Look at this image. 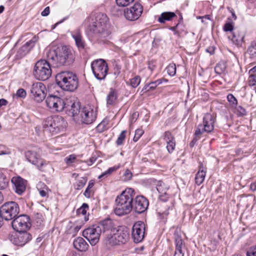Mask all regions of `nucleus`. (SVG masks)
<instances>
[{"instance_id":"nucleus-14","label":"nucleus","mask_w":256,"mask_h":256,"mask_svg":"<svg viewBox=\"0 0 256 256\" xmlns=\"http://www.w3.org/2000/svg\"><path fill=\"white\" fill-rule=\"evenodd\" d=\"M46 102L48 107L53 112H62L66 106L64 99L54 95L48 96L46 98Z\"/></svg>"},{"instance_id":"nucleus-33","label":"nucleus","mask_w":256,"mask_h":256,"mask_svg":"<svg viewBox=\"0 0 256 256\" xmlns=\"http://www.w3.org/2000/svg\"><path fill=\"white\" fill-rule=\"evenodd\" d=\"M94 185V180H90L88 184L87 188L85 190L84 195L87 198H90L91 194L93 193L92 190V188Z\"/></svg>"},{"instance_id":"nucleus-24","label":"nucleus","mask_w":256,"mask_h":256,"mask_svg":"<svg viewBox=\"0 0 256 256\" xmlns=\"http://www.w3.org/2000/svg\"><path fill=\"white\" fill-rule=\"evenodd\" d=\"M118 95L117 91L112 88H110V91L106 96L107 106L114 105L118 99Z\"/></svg>"},{"instance_id":"nucleus-44","label":"nucleus","mask_w":256,"mask_h":256,"mask_svg":"<svg viewBox=\"0 0 256 256\" xmlns=\"http://www.w3.org/2000/svg\"><path fill=\"white\" fill-rule=\"evenodd\" d=\"M236 114L238 116H242L246 115V112L244 108L239 106L236 108Z\"/></svg>"},{"instance_id":"nucleus-18","label":"nucleus","mask_w":256,"mask_h":256,"mask_svg":"<svg viewBox=\"0 0 256 256\" xmlns=\"http://www.w3.org/2000/svg\"><path fill=\"white\" fill-rule=\"evenodd\" d=\"M145 224L144 222L138 221L132 227V237L134 242H141L144 237Z\"/></svg>"},{"instance_id":"nucleus-22","label":"nucleus","mask_w":256,"mask_h":256,"mask_svg":"<svg viewBox=\"0 0 256 256\" xmlns=\"http://www.w3.org/2000/svg\"><path fill=\"white\" fill-rule=\"evenodd\" d=\"M18 232L16 237L14 238V242L16 245L22 246L32 238V235L26 231Z\"/></svg>"},{"instance_id":"nucleus-31","label":"nucleus","mask_w":256,"mask_h":256,"mask_svg":"<svg viewBox=\"0 0 256 256\" xmlns=\"http://www.w3.org/2000/svg\"><path fill=\"white\" fill-rule=\"evenodd\" d=\"M226 68V63L223 61L219 62L214 68L216 74H220L224 72Z\"/></svg>"},{"instance_id":"nucleus-1","label":"nucleus","mask_w":256,"mask_h":256,"mask_svg":"<svg viewBox=\"0 0 256 256\" xmlns=\"http://www.w3.org/2000/svg\"><path fill=\"white\" fill-rule=\"evenodd\" d=\"M108 232L110 233V236L108 234L104 240V243L108 246L125 244L130 238V232L126 226H119L116 228L113 220L109 218L85 229L82 232V236L91 244L95 245L102 234Z\"/></svg>"},{"instance_id":"nucleus-4","label":"nucleus","mask_w":256,"mask_h":256,"mask_svg":"<svg viewBox=\"0 0 256 256\" xmlns=\"http://www.w3.org/2000/svg\"><path fill=\"white\" fill-rule=\"evenodd\" d=\"M47 58L54 67L69 65L73 60L72 50L68 46H60L50 50Z\"/></svg>"},{"instance_id":"nucleus-43","label":"nucleus","mask_w":256,"mask_h":256,"mask_svg":"<svg viewBox=\"0 0 256 256\" xmlns=\"http://www.w3.org/2000/svg\"><path fill=\"white\" fill-rule=\"evenodd\" d=\"M76 159V156L74 154H70L64 158V162L68 165H70L74 163Z\"/></svg>"},{"instance_id":"nucleus-34","label":"nucleus","mask_w":256,"mask_h":256,"mask_svg":"<svg viewBox=\"0 0 256 256\" xmlns=\"http://www.w3.org/2000/svg\"><path fill=\"white\" fill-rule=\"evenodd\" d=\"M9 180L3 174L0 173V189H5L8 185Z\"/></svg>"},{"instance_id":"nucleus-32","label":"nucleus","mask_w":256,"mask_h":256,"mask_svg":"<svg viewBox=\"0 0 256 256\" xmlns=\"http://www.w3.org/2000/svg\"><path fill=\"white\" fill-rule=\"evenodd\" d=\"M119 168L118 166H114L110 167L106 171L103 172L98 177V179L105 178L108 176H110L114 172L116 171Z\"/></svg>"},{"instance_id":"nucleus-23","label":"nucleus","mask_w":256,"mask_h":256,"mask_svg":"<svg viewBox=\"0 0 256 256\" xmlns=\"http://www.w3.org/2000/svg\"><path fill=\"white\" fill-rule=\"evenodd\" d=\"M37 41V38L34 37L32 39L27 42L24 45H23L18 51V54L20 57L25 56L34 46V43Z\"/></svg>"},{"instance_id":"nucleus-57","label":"nucleus","mask_w":256,"mask_h":256,"mask_svg":"<svg viewBox=\"0 0 256 256\" xmlns=\"http://www.w3.org/2000/svg\"><path fill=\"white\" fill-rule=\"evenodd\" d=\"M50 12V7L49 6H47L42 12L41 14L43 16H48Z\"/></svg>"},{"instance_id":"nucleus-16","label":"nucleus","mask_w":256,"mask_h":256,"mask_svg":"<svg viewBox=\"0 0 256 256\" xmlns=\"http://www.w3.org/2000/svg\"><path fill=\"white\" fill-rule=\"evenodd\" d=\"M142 12V6L139 3H136L132 6L125 8L124 14L127 20L134 21L140 16Z\"/></svg>"},{"instance_id":"nucleus-15","label":"nucleus","mask_w":256,"mask_h":256,"mask_svg":"<svg viewBox=\"0 0 256 256\" xmlns=\"http://www.w3.org/2000/svg\"><path fill=\"white\" fill-rule=\"evenodd\" d=\"M24 156L26 160L32 164L36 166L40 170L44 171V168L48 164V162L42 159L39 154L34 150H28L24 152Z\"/></svg>"},{"instance_id":"nucleus-11","label":"nucleus","mask_w":256,"mask_h":256,"mask_svg":"<svg viewBox=\"0 0 256 256\" xmlns=\"http://www.w3.org/2000/svg\"><path fill=\"white\" fill-rule=\"evenodd\" d=\"M12 226L18 232L27 231L31 226L30 218L26 215H20L13 220Z\"/></svg>"},{"instance_id":"nucleus-28","label":"nucleus","mask_w":256,"mask_h":256,"mask_svg":"<svg viewBox=\"0 0 256 256\" xmlns=\"http://www.w3.org/2000/svg\"><path fill=\"white\" fill-rule=\"evenodd\" d=\"M168 82L166 79H159L154 82H151L146 84L142 88L143 92H148L154 90L158 85L161 84L162 81Z\"/></svg>"},{"instance_id":"nucleus-41","label":"nucleus","mask_w":256,"mask_h":256,"mask_svg":"<svg viewBox=\"0 0 256 256\" xmlns=\"http://www.w3.org/2000/svg\"><path fill=\"white\" fill-rule=\"evenodd\" d=\"M166 143V150L169 154H172L175 149L176 140Z\"/></svg>"},{"instance_id":"nucleus-49","label":"nucleus","mask_w":256,"mask_h":256,"mask_svg":"<svg viewBox=\"0 0 256 256\" xmlns=\"http://www.w3.org/2000/svg\"><path fill=\"white\" fill-rule=\"evenodd\" d=\"M16 96L18 98H24L26 96V91L23 88H20L16 91Z\"/></svg>"},{"instance_id":"nucleus-17","label":"nucleus","mask_w":256,"mask_h":256,"mask_svg":"<svg viewBox=\"0 0 256 256\" xmlns=\"http://www.w3.org/2000/svg\"><path fill=\"white\" fill-rule=\"evenodd\" d=\"M96 115L91 106H84L81 110V125L92 124L96 120Z\"/></svg>"},{"instance_id":"nucleus-45","label":"nucleus","mask_w":256,"mask_h":256,"mask_svg":"<svg viewBox=\"0 0 256 256\" xmlns=\"http://www.w3.org/2000/svg\"><path fill=\"white\" fill-rule=\"evenodd\" d=\"M247 52L250 54V58H256V47L255 48L254 46H250L248 48Z\"/></svg>"},{"instance_id":"nucleus-53","label":"nucleus","mask_w":256,"mask_h":256,"mask_svg":"<svg viewBox=\"0 0 256 256\" xmlns=\"http://www.w3.org/2000/svg\"><path fill=\"white\" fill-rule=\"evenodd\" d=\"M114 74L116 76L119 75L120 73V70L122 68L121 66L116 62L114 64Z\"/></svg>"},{"instance_id":"nucleus-10","label":"nucleus","mask_w":256,"mask_h":256,"mask_svg":"<svg viewBox=\"0 0 256 256\" xmlns=\"http://www.w3.org/2000/svg\"><path fill=\"white\" fill-rule=\"evenodd\" d=\"M91 68L95 78L98 80H104L108 74V65L104 59L100 58L92 61Z\"/></svg>"},{"instance_id":"nucleus-27","label":"nucleus","mask_w":256,"mask_h":256,"mask_svg":"<svg viewBox=\"0 0 256 256\" xmlns=\"http://www.w3.org/2000/svg\"><path fill=\"white\" fill-rule=\"evenodd\" d=\"M206 174V171L204 170L203 166L202 164H201L200 166L199 170L196 175V184L198 186L202 184L204 181Z\"/></svg>"},{"instance_id":"nucleus-3","label":"nucleus","mask_w":256,"mask_h":256,"mask_svg":"<svg viewBox=\"0 0 256 256\" xmlns=\"http://www.w3.org/2000/svg\"><path fill=\"white\" fill-rule=\"evenodd\" d=\"M134 190L132 188H126L115 200L114 214L122 216L130 214L133 210Z\"/></svg>"},{"instance_id":"nucleus-20","label":"nucleus","mask_w":256,"mask_h":256,"mask_svg":"<svg viewBox=\"0 0 256 256\" xmlns=\"http://www.w3.org/2000/svg\"><path fill=\"white\" fill-rule=\"evenodd\" d=\"M11 182L15 192L18 195H22L26 191L27 181L20 176H14Z\"/></svg>"},{"instance_id":"nucleus-38","label":"nucleus","mask_w":256,"mask_h":256,"mask_svg":"<svg viewBox=\"0 0 256 256\" xmlns=\"http://www.w3.org/2000/svg\"><path fill=\"white\" fill-rule=\"evenodd\" d=\"M163 139L166 142L175 140L174 136L170 131H166L164 132L163 134Z\"/></svg>"},{"instance_id":"nucleus-48","label":"nucleus","mask_w":256,"mask_h":256,"mask_svg":"<svg viewBox=\"0 0 256 256\" xmlns=\"http://www.w3.org/2000/svg\"><path fill=\"white\" fill-rule=\"evenodd\" d=\"M223 29L224 32H233L234 25L232 22H226L224 24Z\"/></svg>"},{"instance_id":"nucleus-19","label":"nucleus","mask_w":256,"mask_h":256,"mask_svg":"<svg viewBox=\"0 0 256 256\" xmlns=\"http://www.w3.org/2000/svg\"><path fill=\"white\" fill-rule=\"evenodd\" d=\"M133 203V210L138 214L144 212L148 208L149 202L146 198L142 196H138L134 198Z\"/></svg>"},{"instance_id":"nucleus-5","label":"nucleus","mask_w":256,"mask_h":256,"mask_svg":"<svg viewBox=\"0 0 256 256\" xmlns=\"http://www.w3.org/2000/svg\"><path fill=\"white\" fill-rule=\"evenodd\" d=\"M56 84L63 90L73 92L78 86L77 76L70 72H62L56 76Z\"/></svg>"},{"instance_id":"nucleus-29","label":"nucleus","mask_w":256,"mask_h":256,"mask_svg":"<svg viewBox=\"0 0 256 256\" xmlns=\"http://www.w3.org/2000/svg\"><path fill=\"white\" fill-rule=\"evenodd\" d=\"M174 240L176 244V250L182 251V249L184 246V244L181 236L178 233H175Z\"/></svg>"},{"instance_id":"nucleus-13","label":"nucleus","mask_w":256,"mask_h":256,"mask_svg":"<svg viewBox=\"0 0 256 256\" xmlns=\"http://www.w3.org/2000/svg\"><path fill=\"white\" fill-rule=\"evenodd\" d=\"M30 91L32 98L38 102H42L46 98V89L42 82L34 83L31 86Z\"/></svg>"},{"instance_id":"nucleus-35","label":"nucleus","mask_w":256,"mask_h":256,"mask_svg":"<svg viewBox=\"0 0 256 256\" xmlns=\"http://www.w3.org/2000/svg\"><path fill=\"white\" fill-rule=\"evenodd\" d=\"M70 32L72 38L74 40L76 46L79 48L80 47V32L79 30Z\"/></svg>"},{"instance_id":"nucleus-59","label":"nucleus","mask_w":256,"mask_h":256,"mask_svg":"<svg viewBox=\"0 0 256 256\" xmlns=\"http://www.w3.org/2000/svg\"><path fill=\"white\" fill-rule=\"evenodd\" d=\"M106 124L107 122H106L104 120H103L98 125V128H100L102 126V130H104L106 129Z\"/></svg>"},{"instance_id":"nucleus-25","label":"nucleus","mask_w":256,"mask_h":256,"mask_svg":"<svg viewBox=\"0 0 256 256\" xmlns=\"http://www.w3.org/2000/svg\"><path fill=\"white\" fill-rule=\"evenodd\" d=\"M174 18H176V16L174 12H165L161 14L158 20L161 24H164L166 21H170Z\"/></svg>"},{"instance_id":"nucleus-63","label":"nucleus","mask_w":256,"mask_h":256,"mask_svg":"<svg viewBox=\"0 0 256 256\" xmlns=\"http://www.w3.org/2000/svg\"><path fill=\"white\" fill-rule=\"evenodd\" d=\"M214 48L213 47H209L206 49V52L210 53V54H214Z\"/></svg>"},{"instance_id":"nucleus-36","label":"nucleus","mask_w":256,"mask_h":256,"mask_svg":"<svg viewBox=\"0 0 256 256\" xmlns=\"http://www.w3.org/2000/svg\"><path fill=\"white\" fill-rule=\"evenodd\" d=\"M166 70L168 74L171 76H174L176 74V68L174 63L169 64Z\"/></svg>"},{"instance_id":"nucleus-30","label":"nucleus","mask_w":256,"mask_h":256,"mask_svg":"<svg viewBox=\"0 0 256 256\" xmlns=\"http://www.w3.org/2000/svg\"><path fill=\"white\" fill-rule=\"evenodd\" d=\"M37 188L39 191L40 194L42 197L46 196L48 192L50 190L43 182H40L37 186Z\"/></svg>"},{"instance_id":"nucleus-54","label":"nucleus","mask_w":256,"mask_h":256,"mask_svg":"<svg viewBox=\"0 0 256 256\" xmlns=\"http://www.w3.org/2000/svg\"><path fill=\"white\" fill-rule=\"evenodd\" d=\"M112 14L116 16L122 14V11L118 8H112L111 10Z\"/></svg>"},{"instance_id":"nucleus-47","label":"nucleus","mask_w":256,"mask_h":256,"mask_svg":"<svg viewBox=\"0 0 256 256\" xmlns=\"http://www.w3.org/2000/svg\"><path fill=\"white\" fill-rule=\"evenodd\" d=\"M143 134L144 131L142 130L140 128L137 129L135 132V134L133 138L134 141L135 142H137Z\"/></svg>"},{"instance_id":"nucleus-61","label":"nucleus","mask_w":256,"mask_h":256,"mask_svg":"<svg viewBox=\"0 0 256 256\" xmlns=\"http://www.w3.org/2000/svg\"><path fill=\"white\" fill-rule=\"evenodd\" d=\"M228 8L229 10V11L232 14V18L234 20H236V19L237 17H236V14L234 13V10L232 8Z\"/></svg>"},{"instance_id":"nucleus-39","label":"nucleus","mask_w":256,"mask_h":256,"mask_svg":"<svg viewBox=\"0 0 256 256\" xmlns=\"http://www.w3.org/2000/svg\"><path fill=\"white\" fill-rule=\"evenodd\" d=\"M126 131L124 130H122L121 133L118 136L117 140L116 141V144L118 146H120L122 144L124 140L126 138Z\"/></svg>"},{"instance_id":"nucleus-60","label":"nucleus","mask_w":256,"mask_h":256,"mask_svg":"<svg viewBox=\"0 0 256 256\" xmlns=\"http://www.w3.org/2000/svg\"><path fill=\"white\" fill-rule=\"evenodd\" d=\"M249 74L250 75L256 76V66L250 70Z\"/></svg>"},{"instance_id":"nucleus-50","label":"nucleus","mask_w":256,"mask_h":256,"mask_svg":"<svg viewBox=\"0 0 256 256\" xmlns=\"http://www.w3.org/2000/svg\"><path fill=\"white\" fill-rule=\"evenodd\" d=\"M156 189L159 192V195H168L166 193L167 189H164L161 184L157 185Z\"/></svg>"},{"instance_id":"nucleus-9","label":"nucleus","mask_w":256,"mask_h":256,"mask_svg":"<svg viewBox=\"0 0 256 256\" xmlns=\"http://www.w3.org/2000/svg\"><path fill=\"white\" fill-rule=\"evenodd\" d=\"M203 123L200 124L196 128L194 135L198 137L204 132L210 133L214 129L216 118L210 113H206L203 118Z\"/></svg>"},{"instance_id":"nucleus-56","label":"nucleus","mask_w":256,"mask_h":256,"mask_svg":"<svg viewBox=\"0 0 256 256\" xmlns=\"http://www.w3.org/2000/svg\"><path fill=\"white\" fill-rule=\"evenodd\" d=\"M88 210L82 208L81 210V214L84 216V221L87 222L89 220V214H86V212Z\"/></svg>"},{"instance_id":"nucleus-52","label":"nucleus","mask_w":256,"mask_h":256,"mask_svg":"<svg viewBox=\"0 0 256 256\" xmlns=\"http://www.w3.org/2000/svg\"><path fill=\"white\" fill-rule=\"evenodd\" d=\"M88 244L84 239L81 238V252H86L88 249Z\"/></svg>"},{"instance_id":"nucleus-64","label":"nucleus","mask_w":256,"mask_h":256,"mask_svg":"<svg viewBox=\"0 0 256 256\" xmlns=\"http://www.w3.org/2000/svg\"><path fill=\"white\" fill-rule=\"evenodd\" d=\"M184 256V254L182 252V251H177V250L175 251L174 256Z\"/></svg>"},{"instance_id":"nucleus-55","label":"nucleus","mask_w":256,"mask_h":256,"mask_svg":"<svg viewBox=\"0 0 256 256\" xmlns=\"http://www.w3.org/2000/svg\"><path fill=\"white\" fill-rule=\"evenodd\" d=\"M74 247L78 250H80V237L74 239L73 242Z\"/></svg>"},{"instance_id":"nucleus-2","label":"nucleus","mask_w":256,"mask_h":256,"mask_svg":"<svg viewBox=\"0 0 256 256\" xmlns=\"http://www.w3.org/2000/svg\"><path fill=\"white\" fill-rule=\"evenodd\" d=\"M86 32L88 36L99 42L105 43L110 38L108 18L106 14L97 12L86 20Z\"/></svg>"},{"instance_id":"nucleus-7","label":"nucleus","mask_w":256,"mask_h":256,"mask_svg":"<svg viewBox=\"0 0 256 256\" xmlns=\"http://www.w3.org/2000/svg\"><path fill=\"white\" fill-rule=\"evenodd\" d=\"M35 78L40 80H48L52 75L50 64L45 60H40L36 62L34 69Z\"/></svg>"},{"instance_id":"nucleus-37","label":"nucleus","mask_w":256,"mask_h":256,"mask_svg":"<svg viewBox=\"0 0 256 256\" xmlns=\"http://www.w3.org/2000/svg\"><path fill=\"white\" fill-rule=\"evenodd\" d=\"M227 100L232 107L236 108L238 104V100L232 94H229L227 96Z\"/></svg>"},{"instance_id":"nucleus-51","label":"nucleus","mask_w":256,"mask_h":256,"mask_svg":"<svg viewBox=\"0 0 256 256\" xmlns=\"http://www.w3.org/2000/svg\"><path fill=\"white\" fill-rule=\"evenodd\" d=\"M246 256H256V246H252L248 250Z\"/></svg>"},{"instance_id":"nucleus-12","label":"nucleus","mask_w":256,"mask_h":256,"mask_svg":"<svg viewBox=\"0 0 256 256\" xmlns=\"http://www.w3.org/2000/svg\"><path fill=\"white\" fill-rule=\"evenodd\" d=\"M168 198V195H159V198L162 202L159 204L160 207L158 208V214L160 218L164 222L167 220V216L169 214L168 210H172L173 207L172 202L166 203Z\"/></svg>"},{"instance_id":"nucleus-8","label":"nucleus","mask_w":256,"mask_h":256,"mask_svg":"<svg viewBox=\"0 0 256 256\" xmlns=\"http://www.w3.org/2000/svg\"><path fill=\"white\" fill-rule=\"evenodd\" d=\"M20 212L18 204L14 201L5 202L0 208V216L6 220L16 218Z\"/></svg>"},{"instance_id":"nucleus-26","label":"nucleus","mask_w":256,"mask_h":256,"mask_svg":"<svg viewBox=\"0 0 256 256\" xmlns=\"http://www.w3.org/2000/svg\"><path fill=\"white\" fill-rule=\"evenodd\" d=\"M70 112L72 114L74 120H78V114L80 112V102L77 100L74 101L71 106Z\"/></svg>"},{"instance_id":"nucleus-40","label":"nucleus","mask_w":256,"mask_h":256,"mask_svg":"<svg viewBox=\"0 0 256 256\" xmlns=\"http://www.w3.org/2000/svg\"><path fill=\"white\" fill-rule=\"evenodd\" d=\"M140 82V78L139 76H136L130 80V84L134 88H136Z\"/></svg>"},{"instance_id":"nucleus-21","label":"nucleus","mask_w":256,"mask_h":256,"mask_svg":"<svg viewBox=\"0 0 256 256\" xmlns=\"http://www.w3.org/2000/svg\"><path fill=\"white\" fill-rule=\"evenodd\" d=\"M231 40L232 43L237 47H242L244 43V38L246 36V32L244 30L235 28L232 32Z\"/></svg>"},{"instance_id":"nucleus-42","label":"nucleus","mask_w":256,"mask_h":256,"mask_svg":"<svg viewBox=\"0 0 256 256\" xmlns=\"http://www.w3.org/2000/svg\"><path fill=\"white\" fill-rule=\"evenodd\" d=\"M116 1L118 6L125 7L133 2L134 0H116Z\"/></svg>"},{"instance_id":"nucleus-46","label":"nucleus","mask_w":256,"mask_h":256,"mask_svg":"<svg viewBox=\"0 0 256 256\" xmlns=\"http://www.w3.org/2000/svg\"><path fill=\"white\" fill-rule=\"evenodd\" d=\"M248 84L250 86H254V89L256 88V76L250 75L248 80Z\"/></svg>"},{"instance_id":"nucleus-6","label":"nucleus","mask_w":256,"mask_h":256,"mask_svg":"<svg viewBox=\"0 0 256 256\" xmlns=\"http://www.w3.org/2000/svg\"><path fill=\"white\" fill-rule=\"evenodd\" d=\"M68 125L64 118L59 116H50L46 118L43 122V128L45 131L56 134L64 131Z\"/></svg>"},{"instance_id":"nucleus-58","label":"nucleus","mask_w":256,"mask_h":256,"mask_svg":"<svg viewBox=\"0 0 256 256\" xmlns=\"http://www.w3.org/2000/svg\"><path fill=\"white\" fill-rule=\"evenodd\" d=\"M179 26V24H176V26H172L170 28V30L174 32L175 34H178V31L176 30Z\"/></svg>"},{"instance_id":"nucleus-62","label":"nucleus","mask_w":256,"mask_h":256,"mask_svg":"<svg viewBox=\"0 0 256 256\" xmlns=\"http://www.w3.org/2000/svg\"><path fill=\"white\" fill-rule=\"evenodd\" d=\"M80 229V227H79L78 226H76L74 228V229H73L74 232H72V234H73L72 236H74L78 232Z\"/></svg>"}]
</instances>
